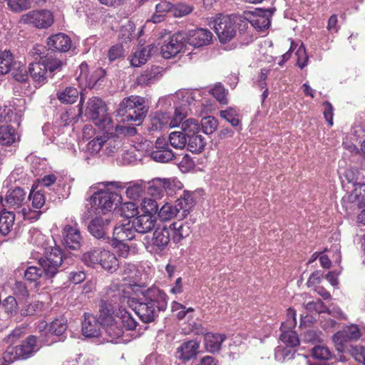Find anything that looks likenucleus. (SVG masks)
<instances>
[{
	"label": "nucleus",
	"instance_id": "1",
	"mask_svg": "<svg viewBox=\"0 0 365 365\" xmlns=\"http://www.w3.org/2000/svg\"><path fill=\"white\" fill-rule=\"evenodd\" d=\"M148 110L143 98L131 96L123 98L115 110L117 116L122 117L123 123L131 122V125H116L113 127L115 135L123 136H134L137 133L135 126L140 125L144 120Z\"/></svg>",
	"mask_w": 365,
	"mask_h": 365
},
{
	"label": "nucleus",
	"instance_id": "2",
	"mask_svg": "<svg viewBox=\"0 0 365 365\" xmlns=\"http://www.w3.org/2000/svg\"><path fill=\"white\" fill-rule=\"evenodd\" d=\"M82 262L93 268L100 265L106 271L113 273L119 267V262L115 255L103 248L93 247L81 256Z\"/></svg>",
	"mask_w": 365,
	"mask_h": 365
},
{
	"label": "nucleus",
	"instance_id": "3",
	"mask_svg": "<svg viewBox=\"0 0 365 365\" xmlns=\"http://www.w3.org/2000/svg\"><path fill=\"white\" fill-rule=\"evenodd\" d=\"M85 114L100 129L106 132L113 130V122L107 114L106 106L98 97L93 96L88 100Z\"/></svg>",
	"mask_w": 365,
	"mask_h": 365
},
{
	"label": "nucleus",
	"instance_id": "4",
	"mask_svg": "<svg viewBox=\"0 0 365 365\" xmlns=\"http://www.w3.org/2000/svg\"><path fill=\"white\" fill-rule=\"evenodd\" d=\"M213 29L222 43L230 41L236 35L234 19L228 15H220L214 20Z\"/></svg>",
	"mask_w": 365,
	"mask_h": 365
},
{
	"label": "nucleus",
	"instance_id": "5",
	"mask_svg": "<svg viewBox=\"0 0 365 365\" xmlns=\"http://www.w3.org/2000/svg\"><path fill=\"white\" fill-rule=\"evenodd\" d=\"M361 336V329H360L358 325L351 324L334 334L332 336V339L336 351L339 353H342L345 351L348 341H357Z\"/></svg>",
	"mask_w": 365,
	"mask_h": 365
},
{
	"label": "nucleus",
	"instance_id": "6",
	"mask_svg": "<svg viewBox=\"0 0 365 365\" xmlns=\"http://www.w3.org/2000/svg\"><path fill=\"white\" fill-rule=\"evenodd\" d=\"M185 32L180 31L168 37L162 45L160 52L164 58L169 59L179 53L186 45Z\"/></svg>",
	"mask_w": 365,
	"mask_h": 365
},
{
	"label": "nucleus",
	"instance_id": "7",
	"mask_svg": "<svg viewBox=\"0 0 365 365\" xmlns=\"http://www.w3.org/2000/svg\"><path fill=\"white\" fill-rule=\"evenodd\" d=\"M135 297L130 294L129 290L125 289L124 285L118 284H111L107 289L105 299L113 304H123L125 302L129 307H133Z\"/></svg>",
	"mask_w": 365,
	"mask_h": 365
},
{
	"label": "nucleus",
	"instance_id": "8",
	"mask_svg": "<svg viewBox=\"0 0 365 365\" xmlns=\"http://www.w3.org/2000/svg\"><path fill=\"white\" fill-rule=\"evenodd\" d=\"M99 319H133L131 314L125 309L118 307L117 309L113 304L108 300L101 299L99 302Z\"/></svg>",
	"mask_w": 365,
	"mask_h": 365
},
{
	"label": "nucleus",
	"instance_id": "9",
	"mask_svg": "<svg viewBox=\"0 0 365 365\" xmlns=\"http://www.w3.org/2000/svg\"><path fill=\"white\" fill-rule=\"evenodd\" d=\"M25 24H32L37 28H47L53 23L52 14L47 10L31 11L21 16Z\"/></svg>",
	"mask_w": 365,
	"mask_h": 365
},
{
	"label": "nucleus",
	"instance_id": "10",
	"mask_svg": "<svg viewBox=\"0 0 365 365\" xmlns=\"http://www.w3.org/2000/svg\"><path fill=\"white\" fill-rule=\"evenodd\" d=\"M80 74L78 79L86 81V86L92 88H99L103 86L106 77V71L101 68H96L91 74L88 72V65L83 63L79 66Z\"/></svg>",
	"mask_w": 365,
	"mask_h": 365
},
{
	"label": "nucleus",
	"instance_id": "11",
	"mask_svg": "<svg viewBox=\"0 0 365 365\" xmlns=\"http://www.w3.org/2000/svg\"><path fill=\"white\" fill-rule=\"evenodd\" d=\"M150 158L158 163H168L175 158V155L165 138H158L150 153Z\"/></svg>",
	"mask_w": 365,
	"mask_h": 365
},
{
	"label": "nucleus",
	"instance_id": "12",
	"mask_svg": "<svg viewBox=\"0 0 365 365\" xmlns=\"http://www.w3.org/2000/svg\"><path fill=\"white\" fill-rule=\"evenodd\" d=\"M185 41L195 48H200L210 45L212 42L213 35L212 32L207 29L199 28L190 30L185 32Z\"/></svg>",
	"mask_w": 365,
	"mask_h": 365
},
{
	"label": "nucleus",
	"instance_id": "13",
	"mask_svg": "<svg viewBox=\"0 0 365 365\" xmlns=\"http://www.w3.org/2000/svg\"><path fill=\"white\" fill-rule=\"evenodd\" d=\"M98 208L103 212L111 210L113 205H117L122 201V197L116 192H101L93 197Z\"/></svg>",
	"mask_w": 365,
	"mask_h": 365
},
{
	"label": "nucleus",
	"instance_id": "14",
	"mask_svg": "<svg viewBox=\"0 0 365 365\" xmlns=\"http://www.w3.org/2000/svg\"><path fill=\"white\" fill-rule=\"evenodd\" d=\"M111 219L108 216H97L92 219L88 225L90 234L98 240H106L108 237V229Z\"/></svg>",
	"mask_w": 365,
	"mask_h": 365
},
{
	"label": "nucleus",
	"instance_id": "15",
	"mask_svg": "<svg viewBox=\"0 0 365 365\" xmlns=\"http://www.w3.org/2000/svg\"><path fill=\"white\" fill-rule=\"evenodd\" d=\"M172 227L165 226L157 227L153 233L150 246L155 252L164 250L170 241Z\"/></svg>",
	"mask_w": 365,
	"mask_h": 365
},
{
	"label": "nucleus",
	"instance_id": "16",
	"mask_svg": "<svg viewBox=\"0 0 365 365\" xmlns=\"http://www.w3.org/2000/svg\"><path fill=\"white\" fill-rule=\"evenodd\" d=\"M297 321H283L280 326V340L286 345L296 348L299 346L300 341L298 334L293 329L296 327Z\"/></svg>",
	"mask_w": 365,
	"mask_h": 365
},
{
	"label": "nucleus",
	"instance_id": "17",
	"mask_svg": "<svg viewBox=\"0 0 365 365\" xmlns=\"http://www.w3.org/2000/svg\"><path fill=\"white\" fill-rule=\"evenodd\" d=\"M255 14L256 15H254L252 18L244 22L245 26L250 24L251 26L258 31H263L267 29L270 26V18L273 11L272 9H259L257 10Z\"/></svg>",
	"mask_w": 365,
	"mask_h": 365
},
{
	"label": "nucleus",
	"instance_id": "18",
	"mask_svg": "<svg viewBox=\"0 0 365 365\" xmlns=\"http://www.w3.org/2000/svg\"><path fill=\"white\" fill-rule=\"evenodd\" d=\"M48 50L65 53L69 51L71 46V38L63 33H58L50 36L46 41Z\"/></svg>",
	"mask_w": 365,
	"mask_h": 365
},
{
	"label": "nucleus",
	"instance_id": "19",
	"mask_svg": "<svg viewBox=\"0 0 365 365\" xmlns=\"http://www.w3.org/2000/svg\"><path fill=\"white\" fill-rule=\"evenodd\" d=\"M63 243L66 247L72 250H78L81 246L82 237L79 229L76 225L74 227L66 225L63 229Z\"/></svg>",
	"mask_w": 365,
	"mask_h": 365
},
{
	"label": "nucleus",
	"instance_id": "20",
	"mask_svg": "<svg viewBox=\"0 0 365 365\" xmlns=\"http://www.w3.org/2000/svg\"><path fill=\"white\" fill-rule=\"evenodd\" d=\"M199 349L200 343L196 340L185 341L177 349V358L183 363H186L197 355Z\"/></svg>",
	"mask_w": 365,
	"mask_h": 365
},
{
	"label": "nucleus",
	"instance_id": "21",
	"mask_svg": "<svg viewBox=\"0 0 365 365\" xmlns=\"http://www.w3.org/2000/svg\"><path fill=\"white\" fill-rule=\"evenodd\" d=\"M145 298L143 301L149 303L153 307L163 310L166 306V295L156 287H151L145 290Z\"/></svg>",
	"mask_w": 365,
	"mask_h": 365
},
{
	"label": "nucleus",
	"instance_id": "22",
	"mask_svg": "<svg viewBox=\"0 0 365 365\" xmlns=\"http://www.w3.org/2000/svg\"><path fill=\"white\" fill-rule=\"evenodd\" d=\"M195 204L192 194L188 191H184L183 194L175 201V210L178 212V219L181 220L185 218Z\"/></svg>",
	"mask_w": 365,
	"mask_h": 365
},
{
	"label": "nucleus",
	"instance_id": "23",
	"mask_svg": "<svg viewBox=\"0 0 365 365\" xmlns=\"http://www.w3.org/2000/svg\"><path fill=\"white\" fill-rule=\"evenodd\" d=\"M26 198V192L22 187H15L7 191L5 202L7 207L16 209L21 207Z\"/></svg>",
	"mask_w": 365,
	"mask_h": 365
},
{
	"label": "nucleus",
	"instance_id": "24",
	"mask_svg": "<svg viewBox=\"0 0 365 365\" xmlns=\"http://www.w3.org/2000/svg\"><path fill=\"white\" fill-rule=\"evenodd\" d=\"M135 230L140 234H145L153 230L156 224V217L150 215H140L132 220Z\"/></svg>",
	"mask_w": 365,
	"mask_h": 365
},
{
	"label": "nucleus",
	"instance_id": "25",
	"mask_svg": "<svg viewBox=\"0 0 365 365\" xmlns=\"http://www.w3.org/2000/svg\"><path fill=\"white\" fill-rule=\"evenodd\" d=\"M37 327L41 334L46 336H61L66 329V324L62 321H51L50 323L47 321H40Z\"/></svg>",
	"mask_w": 365,
	"mask_h": 365
},
{
	"label": "nucleus",
	"instance_id": "26",
	"mask_svg": "<svg viewBox=\"0 0 365 365\" xmlns=\"http://www.w3.org/2000/svg\"><path fill=\"white\" fill-rule=\"evenodd\" d=\"M157 51L158 48L154 44H150L147 46H140L131 58V65L135 67H139L145 64L148 58L156 53Z\"/></svg>",
	"mask_w": 365,
	"mask_h": 365
},
{
	"label": "nucleus",
	"instance_id": "27",
	"mask_svg": "<svg viewBox=\"0 0 365 365\" xmlns=\"http://www.w3.org/2000/svg\"><path fill=\"white\" fill-rule=\"evenodd\" d=\"M133 306L130 307L140 319H154L156 317L153 306L145 302L141 298L134 299Z\"/></svg>",
	"mask_w": 365,
	"mask_h": 365
},
{
	"label": "nucleus",
	"instance_id": "28",
	"mask_svg": "<svg viewBox=\"0 0 365 365\" xmlns=\"http://www.w3.org/2000/svg\"><path fill=\"white\" fill-rule=\"evenodd\" d=\"M150 124L148 130L160 131L164 128H170V114L167 113L155 112L149 116Z\"/></svg>",
	"mask_w": 365,
	"mask_h": 365
},
{
	"label": "nucleus",
	"instance_id": "29",
	"mask_svg": "<svg viewBox=\"0 0 365 365\" xmlns=\"http://www.w3.org/2000/svg\"><path fill=\"white\" fill-rule=\"evenodd\" d=\"M226 338L227 336L224 334L212 332L205 334L204 340L206 350L212 354L218 352Z\"/></svg>",
	"mask_w": 365,
	"mask_h": 365
},
{
	"label": "nucleus",
	"instance_id": "30",
	"mask_svg": "<svg viewBox=\"0 0 365 365\" xmlns=\"http://www.w3.org/2000/svg\"><path fill=\"white\" fill-rule=\"evenodd\" d=\"M105 131L103 137V152L108 155H111L117 152L122 146V140L120 136L112 133Z\"/></svg>",
	"mask_w": 365,
	"mask_h": 365
},
{
	"label": "nucleus",
	"instance_id": "31",
	"mask_svg": "<svg viewBox=\"0 0 365 365\" xmlns=\"http://www.w3.org/2000/svg\"><path fill=\"white\" fill-rule=\"evenodd\" d=\"M47 67L43 61L30 63L29 73L33 80L38 84H43L47 80Z\"/></svg>",
	"mask_w": 365,
	"mask_h": 365
},
{
	"label": "nucleus",
	"instance_id": "32",
	"mask_svg": "<svg viewBox=\"0 0 365 365\" xmlns=\"http://www.w3.org/2000/svg\"><path fill=\"white\" fill-rule=\"evenodd\" d=\"M135 232L132 221L126 224L115 227L113 230V238L120 239L122 240H132L135 238Z\"/></svg>",
	"mask_w": 365,
	"mask_h": 365
},
{
	"label": "nucleus",
	"instance_id": "33",
	"mask_svg": "<svg viewBox=\"0 0 365 365\" xmlns=\"http://www.w3.org/2000/svg\"><path fill=\"white\" fill-rule=\"evenodd\" d=\"M160 68L158 66H152L150 69L144 71L136 79L140 86H149L154 83L159 78Z\"/></svg>",
	"mask_w": 365,
	"mask_h": 365
},
{
	"label": "nucleus",
	"instance_id": "34",
	"mask_svg": "<svg viewBox=\"0 0 365 365\" xmlns=\"http://www.w3.org/2000/svg\"><path fill=\"white\" fill-rule=\"evenodd\" d=\"M103 327V323L100 321H83L81 332L85 337L96 338L101 335Z\"/></svg>",
	"mask_w": 365,
	"mask_h": 365
},
{
	"label": "nucleus",
	"instance_id": "35",
	"mask_svg": "<svg viewBox=\"0 0 365 365\" xmlns=\"http://www.w3.org/2000/svg\"><path fill=\"white\" fill-rule=\"evenodd\" d=\"M106 322V321H103ZM103 323V329L106 334L110 337V341H113L123 336V328L122 324L124 321H106Z\"/></svg>",
	"mask_w": 365,
	"mask_h": 365
},
{
	"label": "nucleus",
	"instance_id": "36",
	"mask_svg": "<svg viewBox=\"0 0 365 365\" xmlns=\"http://www.w3.org/2000/svg\"><path fill=\"white\" fill-rule=\"evenodd\" d=\"M190 224L187 221L184 223L175 222L170 226H173L171 233L173 232V241L175 243H178L183 238L189 236L191 233Z\"/></svg>",
	"mask_w": 365,
	"mask_h": 365
},
{
	"label": "nucleus",
	"instance_id": "37",
	"mask_svg": "<svg viewBox=\"0 0 365 365\" xmlns=\"http://www.w3.org/2000/svg\"><path fill=\"white\" fill-rule=\"evenodd\" d=\"M363 201H365V184H359L350 194L344 197L346 207L347 203L357 202V207L359 208Z\"/></svg>",
	"mask_w": 365,
	"mask_h": 365
},
{
	"label": "nucleus",
	"instance_id": "38",
	"mask_svg": "<svg viewBox=\"0 0 365 365\" xmlns=\"http://www.w3.org/2000/svg\"><path fill=\"white\" fill-rule=\"evenodd\" d=\"M38 264L43 269L44 277L47 279L53 278L58 272L62 264H56L48 259V257H41L38 259Z\"/></svg>",
	"mask_w": 365,
	"mask_h": 365
},
{
	"label": "nucleus",
	"instance_id": "39",
	"mask_svg": "<svg viewBox=\"0 0 365 365\" xmlns=\"http://www.w3.org/2000/svg\"><path fill=\"white\" fill-rule=\"evenodd\" d=\"M15 221V215L12 212L2 211L0 213V233L6 236L12 230Z\"/></svg>",
	"mask_w": 365,
	"mask_h": 365
},
{
	"label": "nucleus",
	"instance_id": "40",
	"mask_svg": "<svg viewBox=\"0 0 365 365\" xmlns=\"http://www.w3.org/2000/svg\"><path fill=\"white\" fill-rule=\"evenodd\" d=\"M19 353L22 359H26L35 351L36 347V338L34 336H28L22 344L17 346Z\"/></svg>",
	"mask_w": 365,
	"mask_h": 365
},
{
	"label": "nucleus",
	"instance_id": "41",
	"mask_svg": "<svg viewBox=\"0 0 365 365\" xmlns=\"http://www.w3.org/2000/svg\"><path fill=\"white\" fill-rule=\"evenodd\" d=\"M56 96L62 103L71 104L76 101L78 97V91L74 87H66L62 91H58Z\"/></svg>",
	"mask_w": 365,
	"mask_h": 365
},
{
	"label": "nucleus",
	"instance_id": "42",
	"mask_svg": "<svg viewBox=\"0 0 365 365\" xmlns=\"http://www.w3.org/2000/svg\"><path fill=\"white\" fill-rule=\"evenodd\" d=\"M16 140V132L14 128L4 125L0 126V145H11Z\"/></svg>",
	"mask_w": 365,
	"mask_h": 365
},
{
	"label": "nucleus",
	"instance_id": "43",
	"mask_svg": "<svg viewBox=\"0 0 365 365\" xmlns=\"http://www.w3.org/2000/svg\"><path fill=\"white\" fill-rule=\"evenodd\" d=\"M187 145L190 152L200 153L204 150L206 141L201 135H192L187 138Z\"/></svg>",
	"mask_w": 365,
	"mask_h": 365
},
{
	"label": "nucleus",
	"instance_id": "44",
	"mask_svg": "<svg viewBox=\"0 0 365 365\" xmlns=\"http://www.w3.org/2000/svg\"><path fill=\"white\" fill-rule=\"evenodd\" d=\"M14 61L13 55L9 51L0 52V75L9 73Z\"/></svg>",
	"mask_w": 365,
	"mask_h": 365
},
{
	"label": "nucleus",
	"instance_id": "45",
	"mask_svg": "<svg viewBox=\"0 0 365 365\" xmlns=\"http://www.w3.org/2000/svg\"><path fill=\"white\" fill-rule=\"evenodd\" d=\"M148 193L154 197L160 198L165 193L162 184L161 178H156L148 182Z\"/></svg>",
	"mask_w": 365,
	"mask_h": 365
},
{
	"label": "nucleus",
	"instance_id": "46",
	"mask_svg": "<svg viewBox=\"0 0 365 365\" xmlns=\"http://www.w3.org/2000/svg\"><path fill=\"white\" fill-rule=\"evenodd\" d=\"M43 257H48V259L56 264L63 265L68 264V257L63 255L61 250L58 247H51L49 250L45 252Z\"/></svg>",
	"mask_w": 365,
	"mask_h": 365
},
{
	"label": "nucleus",
	"instance_id": "47",
	"mask_svg": "<svg viewBox=\"0 0 365 365\" xmlns=\"http://www.w3.org/2000/svg\"><path fill=\"white\" fill-rule=\"evenodd\" d=\"M15 80L19 82H25L28 79V73L25 65L19 61H14L10 71Z\"/></svg>",
	"mask_w": 365,
	"mask_h": 365
},
{
	"label": "nucleus",
	"instance_id": "48",
	"mask_svg": "<svg viewBox=\"0 0 365 365\" xmlns=\"http://www.w3.org/2000/svg\"><path fill=\"white\" fill-rule=\"evenodd\" d=\"M145 190V184L143 182H134L126 188L125 193L128 198L136 200L143 196Z\"/></svg>",
	"mask_w": 365,
	"mask_h": 365
},
{
	"label": "nucleus",
	"instance_id": "49",
	"mask_svg": "<svg viewBox=\"0 0 365 365\" xmlns=\"http://www.w3.org/2000/svg\"><path fill=\"white\" fill-rule=\"evenodd\" d=\"M187 137L184 133L175 131L169 135L170 145L177 149L185 148L187 143Z\"/></svg>",
	"mask_w": 365,
	"mask_h": 365
},
{
	"label": "nucleus",
	"instance_id": "50",
	"mask_svg": "<svg viewBox=\"0 0 365 365\" xmlns=\"http://www.w3.org/2000/svg\"><path fill=\"white\" fill-rule=\"evenodd\" d=\"M27 198L31 202L32 207L35 209H41L46 202L44 192L41 190H36L34 187Z\"/></svg>",
	"mask_w": 365,
	"mask_h": 365
},
{
	"label": "nucleus",
	"instance_id": "51",
	"mask_svg": "<svg viewBox=\"0 0 365 365\" xmlns=\"http://www.w3.org/2000/svg\"><path fill=\"white\" fill-rule=\"evenodd\" d=\"M218 124V120L211 115L204 117L201 120L202 130L207 135L213 133L217 130Z\"/></svg>",
	"mask_w": 365,
	"mask_h": 365
},
{
	"label": "nucleus",
	"instance_id": "52",
	"mask_svg": "<svg viewBox=\"0 0 365 365\" xmlns=\"http://www.w3.org/2000/svg\"><path fill=\"white\" fill-rule=\"evenodd\" d=\"M296 354L295 348L290 346H278L275 351V357L282 362L294 359Z\"/></svg>",
	"mask_w": 365,
	"mask_h": 365
},
{
	"label": "nucleus",
	"instance_id": "53",
	"mask_svg": "<svg viewBox=\"0 0 365 365\" xmlns=\"http://www.w3.org/2000/svg\"><path fill=\"white\" fill-rule=\"evenodd\" d=\"M176 206L173 207L169 203L164 204L158 212L159 218L163 221H167L171 218L176 217L178 218V212H177Z\"/></svg>",
	"mask_w": 365,
	"mask_h": 365
},
{
	"label": "nucleus",
	"instance_id": "54",
	"mask_svg": "<svg viewBox=\"0 0 365 365\" xmlns=\"http://www.w3.org/2000/svg\"><path fill=\"white\" fill-rule=\"evenodd\" d=\"M119 211L121 216L133 219L138 214V207L133 202H127L121 205Z\"/></svg>",
	"mask_w": 365,
	"mask_h": 365
},
{
	"label": "nucleus",
	"instance_id": "55",
	"mask_svg": "<svg viewBox=\"0 0 365 365\" xmlns=\"http://www.w3.org/2000/svg\"><path fill=\"white\" fill-rule=\"evenodd\" d=\"M312 354L315 359L324 361H328L333 357V354L329 349L327 346L321 345L313 347Z\"/></svg>",
	"mask_w": 365,
	"mask_h": 365
},
{
	"label": "nucleus",
	"instance_id": "56",
	"mask_svg": "<svg viewBox=\"0 0 365 365\" xmlns=\"http://www.w3.org/2000/svg\"><path fill=\"white\" fill-rule=\"evenodd\" d=\"M182 133L190 137L192 135H195L198 133L200 126L197 120L194 118H189L182 123Z\"/></svg>",
	"mask_w": 365,
	"mask_h": 365
},
{
	"label": "nucleus",
	"instance_id": "57",
	"mask_svg": "<svg viewBox=\"0 0 365 365\" xmlns=\"http://www.w3.org/2000/svg\"><path fill=\"white\" fill-rule=\"evenodd\" d=\"M122 275L124 279L135 282L138 277L139 271L137 267L132 263H125L122 267Z\"/></svg>",
	"mask_w": 365,
	"mask_h": 365
},
{
	"label": "nucleus",
	"instance_id": "58",
	"mask_svg": "<svg viewBox=\"0 0 365 365\" xmlns=\"http://www.w3.org/2000/svg\"><path fill=\"white\" fill-rule=\"evenodd\" d=\"M42 277H44V272L41 267L31 266L24 272L25 279L31 282H36Z\"/></svg>",
	"mask_w": 365,
	"mask_h": 365
},
{
	"label": "nucleus",
	"instance_id": "59",
	"mask_svg": "<svg viewBox=\"0 0 365 365\" xmlns=\"http://www.w3.org/2000/svg\"><path fill=\"white\" fill-rule=\"evenodd\" d=\"M140 205L142 210L145 212V215H150L155 216V215L158 212V204L155 200L152 198H144Z\"/></svg>",
	"mask_w": 365,
	"mask_h": 365
},
{
	"label": "nucleus",
	"instance_id": "60",
	"mask_svg": "<svg viewBox=\"0 0 365 365\" xmlns=\"http://www.w3.org/2000/svg\"><path fill=\"white\" fill-rule=\"evenodd\" d=\"M220 117L235 127L240 124L237 111L232 108L220 112Z\"/></svg>",
	"mask_w": 365,
	"mask_h": 365
},
{
	"label": "nucleus",
	"instance_id": "61",
	"mask_svg": "<svg viewBox=\"0 0 365 365\" xmlns=\"http://www.w3.org/2000/svg\"><path fill=\"white\" fill-rule=\"evenodd\" d=\"M111 246L120 257H127L130 252V247L120 239L113 238Z\"/></svg>",
	"mask_w": 365,
	"mask_h": 365
},
{
	"label": "nucleus",
	"instance_id": "62",
	"mask_svg": "<svg viewBox=\"0 0 365 365\" xmlns=\"http://www.w3.org/2000/svg\"><path fill=\"white\" fill-rule=\"evenodd\" d=\"M187 115V109L182 106L175 108V113L173 117L170 115V128L178 126L182 120Z\"/></svg>",
	"mask_w": 365,
	"mask_h": 365
},
{
	"label": "nucleus",
	"instance_id": "63",
	"mask_svg": "<svg viewBox=\"0 0 365 365\" xmlns=\"http://www.w3.org/2000/svg\"><path fill=\"white\" fill-rule=\"evenodd\" d=\"M165 192L172 194L175 190L181 189L182 183L176 178H161Z\"/></svg>",
	"mask_w": 365,
	"mask_h": 365
},
{
	"label": "nucleus",
	"instance_id": "64",
	"mask_svg": "<svg viewBox=\"0 0 365 365\" xmlns=\"http://www.w3.org/2000/svg\"><path fill=\"white\" fill-rule=\"evenodd\" d=\"M349 352L359 363L365 364V346H351Z\"/></svg>",
	"mask_w": 365,
	"mask_h": 365
}]
</instances>
